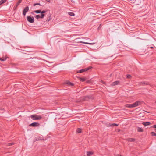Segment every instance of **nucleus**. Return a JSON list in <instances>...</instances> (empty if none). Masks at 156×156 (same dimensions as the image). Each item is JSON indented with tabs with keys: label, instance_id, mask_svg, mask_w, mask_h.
I'll use <instances>...</instances> for the list:
<instances>
[{
	"label": "nucleus",
	"instance_id": "nucleus-1",
	"mask_svg": "<svg viewBox=\"0 0 156 156\" xmlns=\"http://www.w3.org/2000/svg\"><path fill=\"white\" fill-rule=\"evenodd\" d=\"M142 103V101H138L134 103L131 104H127L125 105V106L127 108H134L140 105Z\"/></svg>",
	"mask_w": 156,
	"mask_h": 156
},
{
	"label": "nucleus",
	"instance_id": "nucleus-2",
	"mask_svg": "<svg viewBox=\"0 0 156 156\" xmlns=\"http://www.w3.org/2000/svg\"><path fill=\"white\" fill-rule=\"evenodd\" d=\"M30 117L33 120H40L41 119L42 117L39 115H31Z\"/></svg>",
	"mask_w": 156,
	"mask_h": 156
},
{
	"label": "nucleus",
	"instance_id": "nucleus-3",
	"mask_svg": "<svg viewBox=\"0 0 156 156\" xmlns=\"http://www.w3.org/2000/svg\"><path fill=\"white\" fill-rule=\"evenodd\" d=\"M93 99V98L91 96H87L83 97L81 98V100L82 101H88L89 99Z\"/></svg>",
	"mask_w": 156,
	"mask_h": 156
},
{
	"label": "nucleus",
	"instance_id": "nucleus-4",
	"mask_svg": "<svg viewBox=\"0 0 156 156\" xmlns=\"http://www.w3.org/2000/svg\"><path fill=\"white\" fill-rule=\"evenodd\" d=\"M27 20L30 23H33L34 22V17L31 16H28L27 17Z\"/></svg>",
	"mask_w": 156,
	"mask_h": 156
},
{
	"label": "nucleus",
	"instance_id": "nucleus-5",
	"mask_svg": "<svg viewBox=\"0 0 156 156\" xmlns=\"http://www.w3.org/2000/svg\"><path fill=\"white\" fill-rule=\"evenodd\" d=\"M40 124L38 123L34 122L30 124V126L33 127L37 126H39Z\"/></svg>",
	"mask_w": 156,
	"mask_h": 156
},
{
	"label": "nucleus",
	"instance_id": "nucleus-6",
	"mask_svg": "<svg viewBox=\"0 0 156 156\" xmlns=\"http://www.w3.org/2000/svg\"><path fill=\"white\" fill-rule=\"evenodd\" d=\"M120 82L119 81H117L113 82L111 84V85L112 86H115L116 85H118L119 84Z\"/></svg>",
	"mask_w": 156,
	"mask_h": 156
},
{
	"label": "nucleus",
	"instance_id": "nucleus-7",
	"mask_svg": "<svg viewBox=\"0 0 156 156\" xmlns=\"http://www.w3.org/2000/svg\"><path fill=\"white\" fill-rule=\"evenodd\" d=\"M89 69H82L80 70L77 71V72L78 73H81L83 72L86 71Z\"/></svg>",
	"mask_w": 156,
	"mask_h": 156
},
{
	"label": "nucleus",
	"instance_id": "nucleus-8",
	"mask_svg": "<svg viewBox=\"0 0 156 156\" xmlns=\"http://www.w3.org/2000/svg\"><path fill=\"white\" fill-rule=\"evenodd\" d=\"M126 140L129 142H134L135 140V139L133 138H127Z\"/></svg>",
	"mask_w": 156,
	"mask_h": 156
},
{
	"label": "nucleus",
	"instance_id": "nucleus-9",
	"mask_svg": "<svg viewBox=\"0 0 156 156\" xmlns=\"http://www.w3.org/2000/svg\"><path fill=\"white\" fill-rule=\"evenodd\" d=\"M29 10V8L28 7H26L23 10V14L25 16L26 15V13Z\"/></svg>",
	"mask_w": 156,
	"mask_h": 156
},
{
	"label": "nucleus",
	"instance_id": "nucleus-10",
	"mask_svg": "<svg viewBox=\"0 0 156 156\" xmlns=\"http://www.w3.org/2000/svg\"><path fill=\"white\" fill-rule=\"evenodd\" d=\"M142 124L145 126L150 125L151 124V122H143Z\"/></svg>",
	"mask_w": 156,
	"mask_h": 156
},
{
	"label": "nucleus",
	"instance_id": "nucleus-11",
	"mask_svg": "<svg viewBox=\"0 0 156 156\" xmlns=\"http://www.w3.org/2000/svg\"><path fill=\"white\" fill-rule=\"evenodd\" d=\"M78 78H79V79L80 80V81L82 82H84L86 80V78L84 77H78Z\"/></svg>",
	"mask_w": 156,
	"mask_h": 156
},
{
	"label": "nucleus",
	"instance_id": "nucleus-12",
	"mask_svg": "<svg viewBox=\"0 0 156 156\" xmlns=\"http://www.w3.org/2000/svg\"><path fill=\"white\" fill-rule=\"evenodd\" d=\"M46 12V11L44 10H43L42 11H41V17L42 18H44L45 15L44 13H45Z\"/></svg>",
	"mask_w": 156,
	"mask_h": 156
},
{
	"label": "nucleus",
	"instance_id": "nucleus-13",
	"mask_svg": "<svg viewBox=\"0 0 156 156\" xmlns=\"http://www.w3.org/2000/svg\"><path fill=\"white\" fill-rule=\"evenodd\" d=\"M81 43L85 44H89L90 45H93L94 44H95V43L93 42V43H87V42H86L83 41H81L80 42Z\"/></svg>",
	"mask_w": 156,
	"mask_h": 156
},
{
	"label": "nucleus",
	"instance_id": "nucleus-14",
	"mask_svg": "<svg viewBox=\"0 0 156 156\" xmlns=\"http://www.w3.org/2000/svg\"><path fill=\"white\" fill-rule=\"evenodd\" d=\"M35 18H36L37 20L39 18L43 19V18H42L41 17V15H36L35 16Z\"/></svg>",
	"mask_w": 156,
	"mask_h": 156
},
{
	"label": "nucleus",
	"instance_id": "nucleus-15",
	"mask_svg": "<svg viewBox=\"0 0 156 156\" xmlns=\"http://www.w3.org/2000/svg\"><path fill=\"white\" fill-rule=\"evenodd\" d=\"M87 155L88 156H90L93 154L94 153L92 151H87Z\"/></svg>",
	"mask_w": 156,
	"mask_h": 156
},
{
	"label": "nucleus",
	"instance_id": "nucleus-16",
	"mask_svg": "<svg viewBox=\"0 0 156 156\" xmlns=\"http://www.w3.org/2000/svg\"><path fill=\"white\" fill-rule=\"evenodd\" d=\"M140 84H145V85H148L149 83L147 82H142L140 83Z\"/></svg>",
	"mask_w": 156,
	"mask_h": 156
},
{
	"label": "nucleus",
	"instance_id": "nucleus-17",
	"mask_svg": "<svg viewBox=\"0 0 156 156\" xmlns=\"http://www.w3.org/2000/svg\"><path fill=\"white\" fill-rule=\"evenodd\" d=\"M66 84L70 85L71 86H74V84L73 83L69 81H67L66 82Z\"/></svg>",
	"mask_w": 156,
	"mask_h": 156
},
{
	"label": "nucleus",
	"instance_id": "nucleus-18",
	"mask_svg": "<svg viewBox=\"0 0 156 156\" xmlns=\"http://www.w3.org/2000/svg\"><path fill=\"white\" fill-rule=\"evenodd\" d=\"M81 132V129L80 128H78L76 130V132L77 133H80Z\"/></svg>",
	"mask_w": 156,
	"mask_h": 156
},
{
	"label": "nucleus",
	"instance_id": "nucleus-19",
	"mask_svg": "<svg viewBox=\"0 0 156 156\" xmlns=\"http://www.w3.org/2000/svg\"><path fill=\"white\" fill-rule=\"evenodd\" d=\"M143 129L141 128L140 127H138L137 129V131L139 132H143Z\"/></svg>",
	"mask_w": 156,
	"mask_h": 156
},
{
	"label": "nucleus",
	"instance_id": "nucleus-20",
	"mask_svg": "<svg viewBox=\"0 0 156 156\" xmlns=\"http://www.w3.org/2000/svg\"><path fill=\"white\" fill-rule=\"evenodd\" d=\"M119 124H117L115 123H113L112 124H108V126H118Z\"/></svg>",
	"mask_w": 156,
	"mask_h": 156
},
{
	"label": "nucleus",
	"instance_id": "nucleus-21",
	"mask_svg": "<svg viewBox=\"0 0 156 156\" xmlns=\"http://www.w3.org/2000/svg\"><path fill=\"white\" fill-rule=\"evenodd\" d=\"M36 139L37 140H43L42 137H41L40 136H38V137H37Z\"/></svg>",
	"mask_w": 156,
	"mask_h": 156
},
{
	"label": "nucleus",
	"instance_id": "nucleus-22",
	"mask_svg": "<svg viewBox=\"0 0 156 156\" xmlns=\"http://www.w3.org/2000/svg\"><path fill=\"white\" fill-rule=\"evenodd\" d=\"M34 12L36 13H40L41 12V10H36L34 11Z\"/></svg>",
	"mask_w": 156,
	"mask_h": 156
},
{
	"label": "nucleus",
	"instance_id": "nucleus-23",
	"mask_svg": "<svg viewBox=\"0 0 156 156\" xmlns=\"http://www.w3.org/2000/svg\"><path fill=\"white\" fill-rule=\"evenodd\" d=\"M151 134L152 135V136H156V133L154 132H151Z\"/></svg>",
	"mask_w": 156,
	"mask_h": 156
},
{
	"label": "nucleus",
	"instance_id": "nucleus-24",
	"mask_svg": "<svg viewBox=\"0 0 156 156\" xmlns=\"http://www.w3.org/2000/svg\"><path fill=\"white\" fill-rule=\"evenodd\" d=\"M14 144L13 143H9L7 144V145L8 146H12Z\"/></svg>",
	"mask_w": 156,
	"mask_h": 156
},
{
	"label": "nucleus",
	"instance_id": "nucleus-25",
	"mask_svg": "<svg viewBox=\"0 0 156 156\" xmlns=\"http://www.w3.org/2000/svg\"><path fill=\"white\" fill-rule=\"evenodd\" d=\"M68 14L71 16H74L75 15L74 13L73 12H69Z\"/></svg>",
	"mask_w": 156,
	"mask_h": 156
},
{
	"label": "nucleus",
	"instance_id": "nucleus-26",
	"mask_svg": "<svg viewBox=\"0 0 156 156\" xmlns=\"http://www.w3.org/2000/svg\"><path fill=\"white\" fill-rule=\"evenodd\" d=\"M126 76L127 78H130L131 77V76L130 75L127 74Z\"/></svg>",
	"mask_w": 156,
	"mask_h": 156
},
{
	"label": "nucleus",
	"instance_id": "nucleus-27",
	"mask_svg": "<svg viewBox=\"0 0 156 156\" xmlns=\"http://www.w3.org/2000/svg\"><path fill=\"white\" fill-rule=\"evenodd\" d=\"M6 1V0H2L0 2V3L2 4V3H4Z\"/></svg>",
	"mask_w": 156,
	"mask_h": 156
},
{
	"label": "nucleus",
	"instance_id": "nucleus-28",
	"mask_svg": "<svg viewBox=\"0 0 156 156\" xmlns=\"http://www.w3.org/2000/svg\"><path fill=\"white\" fill-rule=\"evenodd\" d=\"M22 0H20L17 3V6L19 5L21 2Z\"/></svg>",
	"mask_w": 156,
	"mask_h": 156
},
{
	"label": "nucleus",
	"instance_id": "nucleus-29",
	"mask_svg": "<svg viewBox=\"0 0 156 156\" xmlns=\"http://www.w3.org/2000/svg\"><path fill=\"white\" fill-rule=\"evenodd\" d=\"M36 5H41V4L39 3H37L36 4H34L33 5L34 6H35Z\"/></svg>",
	"mask_w": 156,
	"mask_h": 156
},
{
	"label": "nucleus",
	"instance_id": "nucleus-30",
	"mask_svg": "<svg viewBox=\"0 0 156 156\" xmlns=\"http://www.w3.org/2000/svg\"><path fill=\"white\" fill-rule=\"evenodd\" d=\"M152 127L153 128H155L156 129H155V131L156 132V125H153L152 126Z\"/></svg>",
	"mask_w": 156,
	"mask_h": 156
},
{
	"label": "nucleus",
	"instance_id": "nucleus-31",
	"mask_svg": "<svg viewBox=\"0 0 156 156\" xmlns=\"http://www.w3.org/2000/svg\"><path fill=\"white\" fill-rule=\"evenodd\" d=\"M6 58H0V60L2 61H5L6 60Z\"/></svg>",
	"mask_w": 156,
	"mask_h": 156
},
{
	"label": "nucleus",
	"instance_id": "nucleus-32",
	"mask_svg": "<svg viewBox=\"0 0 156 156\" xmlns=\"http://www.w3.org/2000/svg\"><path fill=\"white\" fill-rule=\"evenodd\" d=\"M101 83L104 84H105V82L102 80L101 81Z\"/></svg>",
	"mask_w": 156,
	"mask_h": 156
},
{
	"label": "nucleus",
	"instance_id": "nucleus-33",
	"mask_svg": "<svg viewBox=\"0 0 156 156\" xmlns=\"http://www.w3.org/2000/svg\"><path fill=\"white\" fill-rule=\"evenodd\" d=\"M86 83H90V80H87L86 81Z\"/></svg>",
	"mask_w": 156,
	"mask_h": 156
},
{
	"label": "nucleus",
	"instance_id": "nucleus-34",
	"mask_svg": "<svg viewBox=\"0 0 156 156\" xmlns=\"http://www.w3.org/2000/svg\"><path fill=\"white\" fill-rule=\"evenodd\" d=\"M150 48H153V47H150Z\"/></svg>",
	"mask_w": 156,
	"mask_h": 156
},
{
	"label": "nucleus",
	"instance_id": "nucleus-35",
	"mask_svg": "<svg viewBox=\"0 0 156 156\" xmlns=\"http://www.w3.org/2000/svg\"><path fill=\"white\" fill-rule=\"evenodd\" d=\"M50 19H49L48 20V21H49L50 20Z\"/></svg>",
	"mask_w": 156,
	"mask_h": 156
},
{
	"label": "nucleus",
	"instance_id": "nucleus-36",
	"mask_svg": "<svg viewBox=\"0 0 156 156\" xmlns=\"http://www.w3.org/2000/svg\"><path fill=\"white\" fill-rule=\"evenodd\" d=\"M1 5V3H0V5Z\"/></svg>",
	"mask_w": 156,
	"mask_h": 156
},
{
	"label": "nucleus",
	"instance_id": "nucleus-37",
	"mask_svg": "<svg viewBox=\"0 0 156 156\" xmlns=\"http://www.w3.org/2000/svg\"><path fill=\"white\" fill-rule=\"evenodd\" d=\"M155 103H156V101L155 102Z\"/></svg>",
	"mask_w": 156,
	"mask_h": 156
}]
</instances>
